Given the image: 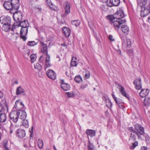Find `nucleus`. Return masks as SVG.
Returning <instances> with one entry per match:
<instances>
[{
  "label": "nucleus",
  "mask_w": 150,
  "mask_h": 150,
  "mask_svg": "<svg viewBox=\"0 0 150 150\" xmlns=\"http://www.w3.org/2000/svg\"><path fill=\"white\" fill-rule=\"evenodd\" d=\"M18 25L19 26H20L22 28L23 27H29L28 23V21L26 20H24L23 21H21L20 22H18Z\"/></svg>",
  "instance_id": "obj_19"
},
{
  "label": "nucleus",
  "mask_w": 150,
  "mask_h": 150,
  "mask_svg": "<svg viewBox=\"0 0 150 150\" xmlns=\"http://www.w3.org/2000/svg\"><path fill=\"white\" fill-rule=\"evenodd\" d=\"M26 35H24V34H21V38H22L24 41H25L26 40V38L25 36Z\"/></svg>",
  "instance_id": "obj_51"
},
{
  "label": "nucleus",
  "mask_w": 150,
  "mask_h": 150,
  "mask_svg": "<svg viewBox=\"0 0 150 150\" xmlns=\"http://www.w3.org/2000/svg\"><path fill=\"white\" fill-rule=\"evenodd\" d=\"M66 96L68 98L74 97L75 96L74 94H66Z\"/></svg>",
  "instance_id": "obj_54"
},
{
  "label": "nucleus",
  "mask_w": 150,
  "mask_h": 150,
  "mask_svg": "<svg viewBox=\"0 0 150 150\" xmlns=\"http://www.w3.org/2000/svg\"><path fill=\"white\" fill-rule=\"evenodd\" d=\"M147 0H137V4L139 6H142L146 5Z\"/></svg>",
  "instance_id": "obj_29"
},
{
  "label": "nucleus",
  "mask_w": 150,
  "mask_h": 150,
  "mask_svg": "<svg viewBox=\"0 0 150 150\" xmlns=\"http://www.w3.org/2000/svg\"><path fill=\"white\" fill-rule=\"evenodd\" d=\"M6 119V115L4 113L0 114V122H4Z\"/></svg>",
  "instance_id": "obj_30"
},
{
  "label": "nucleus",
  "mask_w": 150,
  "mask_h": 150,
  "mask_svg": "<svg viewBox=\"0 0 150 150\" xmlns=\"http://www.w3.org/2000/svg\"><path fill=\"white\" fill-rule=\"evenodd\" d=\"M125 16L124 12L122 10L118 11L114 14V16L116 18L119 19H122Z\"/></svg>",
  "instance_id": "obj_16"
},
{
  "label": "nucleus",
  "mask_w": 150,
  "mask_h": 150,
  "mask_svg": "<svg viewBox=\"0 0 150 150\" xmlns=\"http://www.w3.org/2000/svg\"><path fill=\"white\" fill-rule=\"evenodd\" d=\"M20 113L16 110L12 111L10 114V119L14 123L16 122L18 120L19 113Z\"/></svg>",
  "instance_id": "obj_5"
},
{
  "label": "nucleus",
  "mask_w": 150,
  "mask_h": 150,
  "mask_svg": "<svg viewBox=\"0 0 150 150\" xmlns=\"http://www.w3.org/2000/svg\"><path fill=\"white\" fill-rule=\"evenodd\" d=\"M25 93V91L24 90L21 86H19L17 88L16 94H21V93Z\"/></svg>",
  "instance_id": "obj_33"
},
{
  "label": "nucleus",
  "mask_w": 150,
  "mask_h": 150,
  "mask_svg": "<svg viewBox=\"0 0 150 150\" xmlns=\"http://www.w3.org/2000/svg\"><path fill=\"white\" fill-rule=\"evenodd\" d=\"M16 135L18 137L22 138L25 135V132L24 130L22 129H18L16 131Z\"/></svg>",
  "instance_id": "obj_15"
},
{
  "label": "nucleus",
  "mask_w": 150,
  "mask_h": 150,
  "mask_svg": "<svg viewBox=\"0 0 150 150\" xmlns=\"http://www.w3.org/2000/svg\"><path fill=\"white\" fill-rule=\"evenodd\" d=\"M144 137L146 138V143L148 144H150V138L149 135L146 133L144 134Z\"/></svg>",
  "instance_id": "obj_41"
},
{
  "label": "nucleus",
  "mask_w": 150,
  "mask_h": 150,
  "mask_svg": "<svg viewBox=\"0 0 150 150\" xmlns=\"http://www.w3.org/2000/svg\"><path fill=\"white\" fill-rule=\"evenodd\" d=\"M85 78L87 79L89 78L90 77V73L89 71H86V74L85 75Z\"/></svg>",
  "instance_id": "obj_49"
},
{
  "label": "nucleus",
  "mask_w": 150,
  "mask_h": 150,
  "mask_svg": "<svg viewBox=\"0 0 150 150\" xmlns=\"http://www.w3.org/2000/svg\"><path fill=\"white\" fill-rule=\"evenodd\" d=\"M122 95L125 97H126L129 100H130V98L129 94H122Z\"/></svg>",
  "instance_id": "obj_57"
},
{
  "label": "nucleus",
  "mask_w": 150,
  "mask_h": 150,
  "mask_svg": "<svg viewBox=\"0 0 150 150\" xmlns=\"http://www.w3.org/2000/svg\"><path fill=\"white\" fill-rule=\"evenodd\" d=\"M48 76L52 79H55L56 78V75L54 71L52 70L49 69L46 72Z\"/></svg>",
  "instance_id": "obj_14"
},
{
  "label": "nucleus",
  "mask_w": 150,
  "mask_h": 150,
  "mask_svg": "<svg viewBox=\"0 0 150 150\" xmlns=\"http://www.w3.org/2000/svg\"><path fill=\"white\" fill-rule=\"evenodd\" d=\"M15 10L11 11V13L13 14V18L14 20L16 23L20 22L22 20V13L21 11Z\"/></svg>",
  "instance_id": "obj_3"
},
{
  "label": "nucleus",
  "mask_w": 150,
  "mask_h": 150,
  "mask_svg": "<svg viewBox=\"0 0 150 150\" xmlns=\"http://www.w3.org/2000/svg\"><path fill=\"white\" fill-rule=\"evenodd\" d=\"M3 110V108L1 105V103L0 104V112H1L2 110Z\"/></svg>",
  "instance_id": "obj_60"
},
{
  "label": "nucleus",
  "mask_w": 150,
  "mask_h": 150,
  "mask_svg": "<svg viewBox=\"0 0 150 150\" xmlns=\"http://www.w3.org/2000/svg\"><path fill=\"white\" fill-rule=\"evenodd\" d=\"M38 146L40 149H42L44 145L43 142L41 139H39L38 142Z\"/></svg>",
  "instance_id": "obj_36"
},
{
  "label": "nucleus",
  "mask_w": 150,
  "mask_h": 150,
  "mask_svg": "<svg viewBox=\"0 0 150 150\" xmlns=\"http://www.w3.org/2000/svg\"><path fill=\"white\" fill-rule=\"evenodd\" d=\"M50 61V57L48 54L42 55L40 57L39 59L40 63L43 64L45 62V70L47 68L51 66Z\"/></svg>",
  "instance_id": "obj_2"
},
{
  "label": "nucleus",
  "mask_w": 150,
  "mask_h": 150,
  "mask_svg": "<svg viewBox=\"0 0 150 150\" xmlns=\"http://www.w3.org/2000/svg\"><path fill=\"white\" fill-rule=\"evenodd\" d=\"M20 113H19L21 114L20 118L22 120H25L27 114L25 111L23 110H21L20 111Z\"/></svg>",
  "instance_id": "obj_22"
},
{
  "label": "nucleus",
  "mask_w": 150,
  "mask_h": 150,
  "mask_svg": "<svg viewBox=\"0 0 150 150\" xmlns=\"http://www.w3.org/2000/svg\"><path fill=\"white\" fill-rule=\"evenodd\" d=\"M138 142L137 141H135L134 143H132V145L130 146V149L131 150L134 149L138 145Z\"/></svg>",
  "instance_id": "obj_38"
},
{
  "label": "nucleus",
  "mask_w": 150,
  "mask_h": 150,
  "mask_svg": "<svg viewBox=\"0 0 150 150\" xmlns=\"http://www.w3.org/2000/svg\"><path fill=\"white\" fill-rule=\"evenodd\" d=\"M74 80L77 83H79L82 81V80L81 77L80 76H77L74 78Z\"/></svg>",
  "instance_id": "obj_39"
},
{
  "label": "nucleus",
  "mask_w": 150,
  "mask_h": 150,
  "mask_svg": "<svg viewBox=\"0 0 150 150\" xmlns=\"http://www.w3.org/2000/svg\"><path fill=\"white\" fill-rule=\"evenodd\" d=\"M149 91L148 89H142L139 92V94H149Z\"/></svg>",
  "instance_id": "obj_40"
},
{
  "label": "nucleus",
  "mask_w": 150,
  "mask_h": 150,
  "mask_svg": "<svg viewBox=\"0 0 150 150\" xmlns=\"http://www.w3.org/2000/svg\"><path fill=\"white\" fill-rule=\"evenodd\" d=\"M103 99L104 101L106 102V103H107L108 102H109L110 103V100L107 96H104L103 97Z\"/></svg>",
  "instance_id": "obj_48"
},
{
  "label": "nucleus",
  "mask_w": 150,
  "mask_h": 150,
  "mask_svg": "<svg viewBox=\"0 0 150 150\" xmlns=\"http://www.w3.org/2000/svg\"><path fill=\"white\" fill-rule=\"evenodd\" d=\"M128 130L130 132L129 140L132 141L136 140V139L137 131L132 127H129Z\"/></svg>",
  "instance_id": "obj_6"
},
{
  "label": "nucleus",
  "mask_w": 150,
  "mask_h": 150,
  "mask_svg": "<svg viewBox=\"0 0 150 150\" xmlns=\"http://www.w3.org/2000/svg\"><path fill=\"white\" fill-rule=\"evenodd\" d=\"M119 86V89L121 93V94H125V92L124 91V88L122 86L118 85Z\"/></svg>",
  "instance_id": "obj_44"
},
{
  "label": "nucleus",
  "mask_w": 150,
  "mask_h": 150,
  "mask_svg": "<svg viewBox=\"0 0 150 150\" xmlns=\"http://www.w3.org/2000/svg\"><path fill=\"white\" fill-rule=\"evenodd\" d=\"M96 131L92 129H87L86 131V133L87 135L91 137H92L95 136L96 134Z\"/></svg>",
  "instance_id": "obj_21"
},
{
  "label": "nucleus",
  "mask_w": 150,
  "mask_h": 150,
  "mask_svg": "<svg viewBox=\"0 0 150 150\" xmlns=\"http://www.w3.org/2000/svg\"><path fill=\"white\" fill-rule=\"evenodd\" d=\"M35 68L38 70H40L41 69V66L40 64L38 63H36L35 64Z\"/></svg>",
  "instance_id": "obj_46"
},
{
  "label": "nucleus",
  "mask_w": 150,
  "mask_h": 150,
  "mask_svg": "<svg viewBox=\"0 0 150 150\" xmlns=\"http://www.w3.org/2000/svg\"><path fill=\"white\" fill-rule=\"evenodd\" d=\"M3 5L4 8L7 10L11 11L17 10L20 7L19 0H7L5 1Z\"/></svg>",
  "instance_id": "obj_1"
},
{
  "label": "nucleus",
  "mask_w": 150,
  "mask_h": 150,
  "mask_svg": "<svg viewBox=\"0 0 150 150\" xmlns=\"http://www.w3.org/2000/svg\"><path fill=\"white\" fill-rule=\"evenodd\" d=\"M71 23L73 25L77 27L80 24V22L79 20H74L71 21Z\"/></svg>",
  "instance_id": "obj_37"
},
{
  "label": "nucleus",
  "mask_w": 150,
  "mask_h": 150,
  "mask_svg": "<svg viewBox=\"0 0 150 150\" xmlns=\"http://www.w3.org/2000/svg\"><path fill=\"white\" fill-rule=\"evenodd\" d=\"M36 58V55L35 54H31L30 56V60L32 62H35Z\"/></svg>",
  "instance_id": "obj_43"
},
{
  "label": "nucleus",
  "mask_w": 150,
  "mask_h": 150,
  "mask_svg": "<svg viewBox=\"0 0 150 150\" xmlns=\"http://www.w3.org/2000/svg\"><path fill=\"white\" fill-rule=\"evenodd\" d=\"M134 127L135 129L138 132H143L144 131L143 127L138 123H136L135 124Z\"/></svg>",
  "instance_id": "obj_20"
},
{
  "label": "nucleus",
  "mask_w": 150,
  "mask_h": 150,
  "mask_svg": "<svg viewBox=\"0 0 150 150\" xmlns=\"http://www.w3.org/2000/svg\"><path fill=\"white\" fill-rule=\"evenodd\" d=\"M103 3L107 2L108 0H100Z\"/></svg>",
  "instance_id": "obj_62"
},
{
  "label": "nucleus",
  "mask_w": 150,
  "mask_h": 150,
  "mask_svg": "<svg viewBox=\"0 0 150 150\" xmlns=\"http://www.w3.org/2000/svg\"><path fill=\"white\" fill-rule=\"evenodd\" d=\"M0 22L3 25L10 24L11 22V18L8 16H2L0 18Z\"/></svg>",
  "instance_id": "obj_10"
},
{
  "label": "nucleus",
  "mask_w": 150,
  "mask_h": 150,
  "mask_svg": "<svg viewBox=\"0 0 150 150\" xmlns=\"http://www.w3.org/2000/svg\"><path fill=\"white\" fill-rule=\"evenodd\" d=\"M13 128H13V126H11L10 127V132H9V133L10 134H12L13 133Z\"/></svg>",
  "instance_id": "obj_55"
},
{
  "label": "nucleus",
  "mask_w": 150,
  "mask_h": 150,
  "mask_svg": "<svg viewBox=\"0 0 150 150\" xmlns=\"http://www.w3.org/2000/svg\"><path fill=\"white\" fill-rule=\"evenodd\" d=\"M11 26V24H10L3 25L2 27V29L5 31L7 32L10 30Z\"/></svg>",
  "instance_id": "obj_28"
},
{
  "label": "nucleus",
  "mask_w": 150,
  "mask_h": 150,
  "mask_svg": "<svg viewBox=\"0 0 150 150\" xmlns=\"http://www.w3.org/2000/svg\"><path fill=\"white\" fill-rule=\"evenodd\" d=\"M126 52H127L128 54H132L133 52V50L132 49H129L128 51L127 50Z\"/></svg>",
  "instance_id": "obj_53"
},
{
  "label": "nucleus",
  "mask_w": 150,
  "mask_h": 150,
  "mask_svg": "<svg viewBox=\"0 0 150 150\" xmlns=\"http://www.w3.org/2000/svg\"><path fill=\"white\" fill-rule=\"evenodd\" d=\"M36 8L40 11L41 10V8L40 6H36Z\"/></svg>",
  "instance_id": "obj_58"
},
{
  "label": "nucleus",
  "mask_w": 150,
  "mask_h": 150,
  "mask_svg": "<svg viewBox=\"0 0 150 150\" xmlns=\"http://www.w3.org/2000/svg\"><path fill=\"white\" fill-rule=\"evenodd\" d=\"M71 6V5L70 3L67 1L65 2L64 6L65 13L62 15L63 17H65L70 13V8Z\"/></svg>",
  "instance_id": "obj_11"
},
{
  "label": "nucleus",
  "mask_w": 150,
  "mask_h": 150,
  "mask_svg": "<svg viewBox=\"0 0 150 150\" xmlns=\"http://www.w3.org/2000/svg\"><path fill=\"white\" fill-rule=\"evenodd\" d=\"M62 31L66 37H69L71 34V31L70 29L67 27H64Z\"/></svg>",
  "instance_id": "obj_18"
},
{
  "label": "nucleus",
  "mask_w": 150,
  "mask_h": 150,
  "mask_svg": "<svg viewBox=\"0 0 150 150\" xmlns=\"http://www.w3.org/2000/svg\"><path fill=\"white\" fill-rule=\"evenodd\" d=\"M135 85V87L136 90H140L142 88V83L141 79L138 78L136 79L133 82Z\"/></svg>",
  "instance_id": "obj_13"
},
{
  "label": "nucleus",
  "mask_w": 150,
  "mask_h": 150,
  "mask_svg": "<svg viewBox=\"0 0 150 150\" xmlns=\"http://www.w3.org/2000/svg\"><path fill=\"white\" fill-rule=\"evenodd\" d=\"M120 3V0H110L109 3L107 4V5L110 7H112L113 6H117Z\"/></svg>",
  "instance_id": "obj_17"
},
{
  "label": "nucleus",
  "mask_w": 150,
  "mask_h": 150,
  "mask_svg": "<svg viewBox=\"0 0 150 150\" xmlns=\"http://www.w3.org/2000/svg\"><path fill=\"white\" fill-rule=\"evenodd\" d=\"M146 5L140 6L141 8V16L142 17H145L148 16L150 13V11L145 6Z\"/></svg>",
  "instance_id": "obj_9"
},
{
  "label": "nucleus",
  "mask_w": 150,
  "mask_h": 150,
  "mask_svg": "<svg viewBox=\"0 0 150 150\" xmlns=\"http://www.w3.org/2000/svg\"><path fill=\"white\" fill-rule=\"evenodd\" d=\"M141 150H147V148L146 147L143 146L141 148Z\"/></svg>",
  "instance_id": "obj_59"
},
{
  "label": "nucleus",
  "mask_w": 150,
  "mask_h": 150,
  "mask_svg": "<svg viewBox=\"0 0 150 150\" xmlns=\"http://www.w3.org/2000/svg\"><path fill=\"white\" fill-rule=\"evenodd\" d=\"M23 125L26 128H27L29 126L28 122V120H23Z\"/></svg>",
  "instance_id": "obj_42"
},
{
  "label": "nucleus",
  "mask_w": 150,
  "mask_h": 150,
  "mask_svg": "<svg viewBox=\"0 0 150 150\" xmlns=\"http://www.w3.org/2000/svg\"><path fill=\"white\" fill-rule=\"evenodd\" d=\"M61 87L65 91H67L69 90L70 88V85L66 83H62L61 84Z\"/></svg>",
  "instance_id": "obj_27"
},
{
  "label": "nucleus",
  "mask_w": 150,
  "mask_h": 150,
  "mask_svg": "<svg viewBox=\"0 0 150 150\" xmlns=\"http://www.w3.org/2000/svg\"><path fill=\"white\" fill-rule=\"evenodd\" d=\"M140 97L142 98H145L146 97H148L147 95L146 94H139Z\"/></svg>",
  "instance_id": "obj_56"
},
{
  "label": "nucleus",
  "mask_w": 150,
  "mask_h": 150,
  "mask_svg": "<svg viewBox=\"0 0 150 150\" xmlns=\"http://www.w3.org/2000/svg\"><path fill=\"white\" fill-rule=\"evenodd\" d=\"M4 149L5 150H10L5 145L4 147Z\"/></svg>",
  "instance_id": "obj_61"
},
{
  "label": "nucleus",
  "mask_w": 150,
  "mask_h": 150,
  "mask_svg": "<svg viewBox=\"0 0 150 150\" xmlns=\"http://www.w3.org/2000/svg\"><path fill=\"white\" fill-rule=\"evenodd\" d=\"M108 39L109 40L111 41H115V39L113 38V36L111 35L109 36Z\"/></svg>",
  "instance_id": "obj_52"
},
{
  "label": "nucleus",
  "mask_w": 150,
  "mask_h": 150,
  "mask_svg": "<svg viewBox=\"0 0 150 150\" xmlns=\"http://www.w3.org/2000/svg\"><path fill=\"white\" fill-rule=\"evenodd\" d=\"M106 105L110 109L112 107V103L110 101V103L109 102H108L107 103H106Z\"/></svg>",
  "instance_id": "obj_50"
},
{
  "label": "nucleus",
  "mask_w": 150,
  "mask_h": 150,
  "mask_svg": "<svg viewBox=\"0 0 150 150\" xmlns=\"http://www.w3.org/2000/svg\"><path fill=\"white\" fill-rule=\"evenodd\" d=\"M148 22L150 23V16H149L148 18Z\"/></svg>",
  "instance_id": "obj_63"
},
{
  "label": "nucleus",
  "mask_w": 150,
  "mask_h": 150,
  "mask_svg": "<svg viewBox=\"0 0 150 150\" xmlns=\"http://www.w3.org/2000/svg\"><path fill=\"white\" fill-rule=\"evenodd\" d=\"M145 133L144 131L143 132H138L137 131V136L138 139L140 140H143V139L142 137V135H144V134H145Z\"/></svg>",
  "instance_id": "obj_32"
},
{
  "label": "nucleus",
  "mask_w": 150,
  "mask_h": 150,
  "mask_svg": "<svg viewBox=\"0 0 150 150\" xmlns=\"http://www.w3.org/2000/svg\"><path fill=\"white\" fill-rule=\"evenodd\" d=\"M144 103L145 106H148L150 105V98L149 97H146L144 98Z\"/></svg>",
  "instance_id": "obj_25"
},
{
  "label": "nucleus",
  "mask_w": 150,
  "mask_h": 150,
  "mask_svg": "<svg viewBox=\"0 0 150 150\" xmlns=\"http://www.w3.org/2000/svg\"><path fill=\"white\" fill-rule=\"evenodd\" d=\"M46 3L51 9L53 10L54 9V5L52 3L50 0H46Z\"/></svg>",
  "instance_id": "obj_31"
},
{
  "label": "nucleus",
  "mask_w": 150,
  "mask_h": 150,
  "mask_svg": "<svg viewBox=\"0 0 150 150\" xmlns=\"http://www.w3.org/2000/svg\"><path fill=\"white\" fill-rule=\"evenodd\" d=\"M76 58L75 57H72L71 61V67H76L78 65V62L77 61L74 60H76Z\"/></svg>",
  "instance_id": "obj_26"
},
{
  "label": "nucleus",
  "mask_w": 150,
  "mask_h": 150,
  "mask_svg": "<svg viewBox=\"0 0 150 150\" xmlns=\"http://www.w3.org/2000/svg\"><path fill=\"white\" fill-rule=\"evenodd\" d=\"M122 41V47L125 51L127 50L131 46V40L129 39H127L125 41H124V38L121 37Z\"/></svg>",
  "instance_id": "obj_4"
},
{
  "label": "nucleus",
  "mask_w": 150,
  "mask_h": 150,
  "mask_svg": "<svg viewBox=\"0 0 150 150\" xmlns=\"http://www.w3.org/2000/svg\"><path fill=\"white\" fill-rule=\"evenodd\" d=\"M24 105L22 102L20 101V100H17L15 103L14 108L17 110V111L18 112H20L24 107Z\"/></svg>",
  "instance_id": "obj_8"
},
{
  "label": "nucleus",
  "mask_w": 150,
  "mask_h": 150,
  "mask_svg": "<svg viewBox=\"0 0 150 150\" xmlns=\"http://www.w3.org/2000/svg\"><path fill=\"white\" fill-rule=\"evenodd\" d=\"M37 43H36L34 41H29L28 42L27 44L29 46H33L37 45Z\"/></svg>",
  "instance_id": "obj_45"
},
{
  "label": "nucleus",
  "mask_w": 150,
  "mask_h": 150,
  "mask_svg": "<svg viewBox=\"0 0 150 150\" xmlns=\"http://www.w3.org/2000/svg\"><path fill=\"white\" fill-rule=\"evenodd\" d=\"M94 147L93 144L90 143L88 146V150H94Z\"/></svg>",
  "instance_id": "obj_47"
},
{
  "label": "nucleus",
  "mask_w": 150,
  "mask_h": 150,
  "mask_svg": "<svg viewBox=\"0 0 150 150\" xmlns=\"http://www.w3.org/2000/svg\"><path fill=\"white\" fill-rule=\"evenodd\" d=\"M107 18L111 22V24H112L113 21L116 19L115 17L114 16L111 15H108L107 16Z\"/></svg>",
  "instance_id": "obj_34"
},
{
  "label": "nucleus",
  "mask_w": 150,
  "mask_h": 150,
  "mask_svg": "<svg viewBox=\"0 0 150 150\" xmlns=\"http://www.w3.org/2000/svg\"><path fill=\"white\" fill-rule=\"evenodd\" d=\"M28 31V28L23 27L22 28L20 33L21 34H24V35H26L27 34Z\"/></svg>",
  "instance_id": "obj_35"
},
{
  "label": "nucleus",
  "mask_w": 150,
  "mask_h": 150,
  "mask_svg": "<svg viewBox=\"0 0 150 150\" xmlns=\"http://www.w3.org/2000/svg\"><path fill=\"white\" fill-rule=\"evenodd\" d=\"M14 83L15 84H18V81L17 80H16L14 82Z\"/></svg>",
  "instance_id": "obj_64"
},
{
  "label": "nucleus",
  "mask_w": 150,
  "mask_h": 150,
  "mask_svg": "<svg viewBox=\"0 0 150 150\" xmlns=\"http://www.w3.org/2000/svg\"><path fill=\"white\" fill-rule=\"evenodd\" d=\"M125 21V20L124 19H119L116 18V19L113 21L112 24L115 27L116 29H118L120 25L124 23Z\"/></svg>",
  "instance_id": "obj_7"
},
{
  "label": "nucleus",
  "mask_w": 150,
  "mask_h": 150,
  "mask_svg": "<svg viewBox=\"0 0 150 150\" xmlns=\"http://www.w3.org/2000/svg\"><path fill=\"white\" fill-rule=\"evenodd\" d=\"M40 44L41 52L44 54H48L47 45L41 41H40Z\"/></svg>",
  "instance_id": "obj_12"
},
{
  "label": "nucleus",
  "mask_w": 150,
  "mask_h": 150,
  "mask_svg": "<svg viewBox=\"0 0 150 150\" xmlns=\"http://www.w3.org/2000/svg\"><path fill=\"white\" fill-rule=\"evenodd\" d=\"M112 96L115 102L117 104H118V105L119 106H120L119 104L122 103V100L120 98H117L114 94H112Z\"/></svg>",
  "instance_id": "obj_24"
},
{
  "label": "nucleus",
  "mask_w": 150,
  "mask_h": 150,
  "mask_svg": "<svg viewBox=\"0 0 150 150\" xmlns=\"http://www.w3.org/2000/svg\"><path fill=\"white\" fill-rule=\"evenodd\" d=\"M121 30L125 33H127L129 31V27L126 25H122L121 27Z\"/></svg>",
  "instance_id": "obj_23"
}]
</instances>
